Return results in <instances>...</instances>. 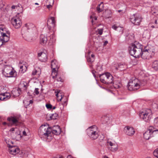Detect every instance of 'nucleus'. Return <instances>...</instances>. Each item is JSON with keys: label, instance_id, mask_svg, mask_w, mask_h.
I'll list each match as a JSON object with an SVG mask.
<instances>
[{"label": "nucleus", "instance_id": "nucleus-1", "mask_svg": "<svg viewBox=\"0 0 158 158\" xmlns=\"http://www.w3.org/2000/svg\"><path fill=\"white\" fill-rule=\"evenodd\" d=\"M143 48V46L141 44L135 43L129 47L128 50L131 55L137 58L143 56L142 53Z\"/></svg>", "mask_w": 158, "mask_h": 158}, {"label": "nucleus", "instance_id": "nucleus-2", "mask_svg": "<svg viewBox=\"0 0 158 158\" xmlns=\"http://www.w3.org/2000/svg\"><path fill=\"white\" fill-rule=\"evenodd\" d=\"M144 85L141 84L138 79L135 77H133L129 80L127 88L130 91L135 90L139 89L140 85Z\"/></svg>", "mask_w": 158, "mask_h": 158}, {"label": "nucleus", "instance_id": "nucleus-3", "mask_svg": "<svg viewBox=\"0 0 158 158\" xmlns=\"http://www.w3.org/2000/svg\"><path fill=\"white\" fill-rule=\"evenodd\" d=\"M51 132V129L45 125L41 126L39 128L38 134L41 138H47Z\"/></svg>", "mask_w": 158, "mask_h": 158}, {"label": "nucleus", "instance_id": "nucleus-4", "mask_svg": "<svg viewBox=\"0 0 158 158\" xmlns=\"http://www.w3.org/2000/svg\"><path fill=\"white\" fill-rule=\"evenodd\" d=\"M101 82L106 84H114L113 76L108 72L100 74L99 76Z\"/></svg>", "mask_w": 158, "mask_h": 158}, {"label": "nucleus", "instance_id": "nucleus-5", "mask_svg": "<svg viewBox=\"0 0 158 158\" xmlns=\"http://www.w3.org/2000/svg\"><path fill=\"white\" fill-rule=\"evenodd\" d=\"M86 131L88 136L92 139H95L98 136L99 131L97 127L95 125L89 127Z\"/></svg>", "mask_w": 158, "mask_h": 158}, {"label": "nucleus", "instance_id": "nucleus-6", "mask_svg": "<svg viewBox=\"0 0 158 158\" xmlns=\"http://www.w3.org/2000/svg\"><path fill=\"white\" fill-rule=\"evenodd\" d=\"M36 28L35 25L32 23H27L25 24V26H23L22 29L21 33H23L24 35V37L26 39V40L29 41L31 40V39L27 38L25 35V32L29 31V33H33L35 31Z\"/></svg>", "mask_w": 158, "mask_h": 158}, {"label": "nucleus", "instance_id": "nucleus-7", "mask_svg": "<svg viewBox=\"0 0 158 158\" xmlns=\"http://www.w3.org/2000/svg\"><path fill=\"white\" fill-rule=\"evenodd\" d=\"M2 73L6 77H15L16 75V72L10 66H5Z\"/></svg>", "mask_w": 158, "mask_h": 158}, {"label": "nucleus", "instance_id": "nucleus-8", "mask_svg": "<svg viewBox=\"0 0 158 158\" xmlns=\"http://www.w3.org/2000/svg\"><path fill=\"white\" fill-rule=\"evenodd\" d=\"M140 118L145 122H148L152 116V113L150 109H147L139 113Z\"/></svg>", "mask_w": 158, "mask_h": 158}, {"label": "nucleus", "instance_id": "nucleus-9", "mask_svg": "<svg viewBox=\"0 0 158 158\" xmlns=\"http://www.w3.org/2000/svg\"><path fill=\"white\" fill-rule=\"evenodd\" d=\"M19 14L20 13H17L16 16L11 19L12 24L16 29L19 28L22 25L21 16H20Z\"/></svg>", "mask_w": 158, "mask_h": 158}, {"label": "nucleus", "instance_id": "nucleus-10", "mask_svg": "<svg viewBox=\"0 0 158 158\" xmlns=\"http://www.w3.org/2000/svg\"><path fill=\"white\" fill-rule=\"evenodd\" d=\"M130 19L131 22L135 25H139L143 18L139 14L136 13L131 16Z\"/></svg>", "mask_w": 158, "mask_h": 158}, {"label": "nucleus", "instance_id": "nucleus-11", "mask_svg": "<svg viewBox=\"0 0 158 158\" xmlns=\"http://www.w3.org/2000/svg\"><path fill=\"white\" fill-rule=\"evenodd\" d=\"M10 131L11 132V135L13 139L18 140L21 138L20 132L17 127L12 128Z\"/></svg>", "mask_w": 158, "mask_h": 158}, {"label": "nucleus", "instance_id": "nucleus-12", "mask_svg": "<svg viewBox=\"0 0 158 158\" xmlns=\"http://www.w3.org/2000/svg\"><path fill=\"white\" fill-rule=\"evenodd\" d=\"M158 131V130H156L152 126L149 127L148 130L143 134L144 138L146 140H148L152 137L153 136V133Z\"/></svg>", "mask_w": 158, "mask_h": 158}, {"label": "nucleus", "instance_id": "nucleus-13", "mask_svg": "<svg viewBox=\"0 0 158 158\" xmlns=\"http://www.w3.org/2000/svg\"><path fill=\"white\" fill-rule=\"evenodd\" d=\"M56 20L54 17H52L48 20L47 25L49 30H52L56 26Z\"/></svg>", "mask_w": 158, "mask_h": 158}, {"label": "nucleus", "instance_id": "nucleus-14", "mask_svg": "<svg viewBox=\"0 0 158 158\" xmlns=\"http://www.w3.org/2000/svg\"><path fill=\"white\" fill-rule=\"evenodd\" d=\"M124 131L127 135L130 136H132L135 132L134 128L129 126L125 127L124 128Z\"/></svg>", "mask_w": 158, "mask_h": 158}, {"label": "nucleus", "instance_id": "nucleus-15", "mask_svg": "<svg viewBox=\"0 0 158 158\" xmlns=\"http://www.w3.org/2000/svg\"><path fill=\"white\" fill-rule=\"evenodd\" d=\"M38 56L39 60L42 62H46L47 60V56L44 52H41L38 53Z\"/></svg>", "mask_w": 158, "mask_h": 158}, {"label": "nucleus", "instance_id": "nucleus-16", "mask_svg": "<svg viewBox=\"0 0 158 158\" xmlns=\"http://www.w3.org/2000/svg\"><path fill=\"white\" fill-rule=\"evenodd\" d=\"M11 97L10 94L5 92L0 94V100L1 101H6L9 99Z\"/></svg>", "mask_w": 158, "mask_h": 158}, {"label": "nucleus", "instance_id": "nucleus-17", "mask_svg": "<svg viewBox=\"0 0 158 158\" xmlns=\"http://www.w3.org/2000/svg\"><path fill=\"white\" fill-rule=\"evenodd\" d=\"M9 153L12 155H15L19 153V149L16 147H13V146H10L9 147Z\"/></svg>", "mask_w": 158, "mask_h": 158}, {"label": "nucleus", "instance_id": "nucleus-18", "mask_svg": "<svg viewBox=\"0 0 158 158\" xmlns=\"http://www.w3.org/2000/svg\"><path fill=\"white\" fill-rule=\"evenodd\" d=\"M51 132L52 133L56 135H59L61 132V130L60 126L58 125L54 126L51 129Z\"/></svg>", "mask_w": 158, "mask_h": 158}, {"label": "nucleus", "instance_id": "nucleus-19", "mask_svg": "<svg viewBox=\"0 0 158 158\" xmlns=\"http://www.w3.org/2000/svg\"><path fill=\"white\" fill-rule=\"evenodd\" d=\"M1 41H3L5 43L7 42L10 39V36L6 34V33H3V32H1Z\"/></svg>", "mask_w": 158, "mask_h": 158}, {"label": "nucleus", "instance_id": "nucleus-20", "mask_svg": "<svg viewBox=\"0 0 158 158\" xmlns=\"http://www.w3.org/2000/svg\"><path fill=\"white\" fill-rule=\"evenodd\" d=\"M40 44L42 45H45L48 41V39L46 35L41 34L40 37Z\"/></svg>", "mask_w": 158, "mask_h": 158}, {"label": "nucleus", "instance_id": "nucleus-21", "mask_svg": "<svg viewBox=\"0 0 158 158\" xmlns=\"http://www.w3.org/2000/svg\"><path fill=\"white\" fill-rule=\"evenodd\" d=\"M51 68L53 69H58L59 66L58 63L56 60H53L52 61L51 63Z\"/></svg>", "mask_w": 158, "mask_h": 158}, {"label": "nucleus", "instance_id": "nucleus-22", "mask_svg": "<svg viewBox=\"0 0 158 158\" xmlns=\"http://www.w3.org/2000/svg\"><path fill=\"white\" fill-rule=\"evenodd\" d=\"M7 120L10 122H12V124H16L19 122L18 119L15 117H8L7 118Z\"/></svg>", "mask_w": 158, "mask_h": 158}, {"label": "nucleus", "instance_id": "nucleus-23", "mask_svg": "<svg viewBox=\"0 0 158 158\" xmlns=\"http://www.w3.org/2000/svg\"><path fill=\"white\" fill-rule=\"evenodd\" d=\"M108 143L111 147L114 146V147H111L110 150L114 152L117 150L118 148L117 144L113 143L111 141H108Z\"/></svg>", "mask_w": 158, "mask_h": 158}, {"label": "nucleus", "instance_id": "nucleus-24", "mask_svg": "<svg viewBox=\"0 0 158 158\" xmlns=\"http://www.w3.org/2000/svg\"><path fill=\"white\" fill-rule=\"evenodd\" d=\"M60 90H56L55 92L56 96L57 98V100L59 101H61L63 98L62 94L61 93H60Z\"/></svg>", "mask_w": 158, "mask_h": 158}, {"label": "nucleus", "instance_id": "nucleus-25", "mask_svg": "<svg viewBox=\"0 0 158 158\" xmlns=\"http://www.w3.org/2000/svg\"><path fill=\"white\" fill-rule=\"evenodd\" d=\"M104 5L103 2H101L97 7V10L98 13H100L103 10Z\"/></svg>", "mask_w": 158, "mask_h": 158}, {"label": "nucleus", "instance_id": "nucleus-26", "mask_svg": "<svg viewBox=\"0 0 158 158\" xmlns=\"http://www.w3.org/2000/svg\"><path fill=\"white\" fill-rule=\"evenodd\" d=\"M30 33H29V31H27L26 32H25V35H27V36H26L27 37V38H28L29 39V38L31 39V40L30 41L26 40V39L24 37V34H23V33H21L23 35V38H24V39L25 40H26L27 41H28V42H31L32 40V37L31 36H30Z\"/></svg>", "mask_w": 158, "mask_h": 158}, {"label": "nucleus", "instance_id": "nucleus-27", "mask_svg": "<svg viewBox=\"0 0 158 158\" xmlns=\"http://www.w3.org/2000/svg\"><path fill=\"white\" fill-rule=\"evenodd\" d=\"M21 7L19 5H18L17 6H15V5H13L11 6V8L12 9H14L15 8L17 9L18 10H19V12H20V13H22L23 12V8H22V7L21 6V5H20Z\"/></svg>", "mask_w": 158, "mask_h": 158}, {"label": "nucleus", "instance_id": "nucleus-28", "mask_svg": "<svg viewBox=\"0 0 158 158\" xmlns=\"http://www.w3.org/2000/svg\"><path fill=\"white\" fill-rule=\"evenodd\" d=\"M152 67L155 70H158V61L155 60L153 62Z\"/></svg>", "mask_w": 158, "mask_h": 158}, {"label": "nucleus", "instance_id": "nucleus-29", "mask_svg": "<svg viewBox=\"0 0 158 158\" xmlns=\"http://www.w3.org/2000/svg\"><path fill=\"white\" fill-rule=\"evenodd\" d=\"M58 117V115L56 113L52 114H50V119H56Z\"/></svg>", "mask_w": 158, "mask_h": 158}, {"label": "nucleus", "instance_id": "nucleus-30", "mask_svg": "<svg viewBox=\"0 0 158 158\" xmlns=\"http://www.w3.org/2000/svg\"><path fill=\"white\" fill-rule=\"evenodd\" d=\"M58 69H52V78L53 79H55L56 78V77L57 76V75L58 74L57 72L58 71Z\"/></svg>", "mask_w": 158, "mask_h": 158}, {"label": "nucleus", "instance_id": "nucleus-31", "mask_svg": "<svg viewBox=\"0 0 158 158\" xmlns=\"http://www.w3.org/2000/svg\"><path fill=\"white\" fill-rule=\"evenodd\" d=\"M142 53L143 55V56H141V57L144 59H146L147 56L146 55L148 54V50L147 49H144L143 51L142 50Z\"/></svg>", "mask_w": 158, "mask_h": 158}, {"label": "nucleus", "instance_id": "nucleus-32", "mask_svg": "<svg viewBox=\"0 0 158 158\" xmlns=\"http://www.w3.org/2000/svg\"><path fill=\"white\" fill-rule=\"evenodd\" d=\"M111 13L112 12L110 10H107L104 13V15L105 14H108V15L105 16L106 18H108L110 17L111 15Z\"/></svg>", "mask_w": 158, "mask_h": 158}, {"label": "nucleus", "instance_id": "nucleus-33", "mask_svg": "<svg viewBox=\"0 0 158 158\" xmlns=\"http://www.w3.org/2000/svg\"><path fill=\"white\" fill-rule=\"evenodd\" d=\"M12 94L15 97H17L19 95V91L18 89L13 91Z\"/></svg>", "mask_w": 158, "mask_h": 158}, {"label": "nucleus", "instance_id": "nucleus-34", "mask_svg": "<svg viewBox=\"0 0 158 158\" xmlns=\"http://www.w3.org/2000/svg\"><path fill=\"white\" fill-rule=\"evenodd\" d=\"M56 78L57 81H58L63 82V80L61 78V76H60L59 74H58L57 76L56 77Z\"/></svg>", "mask_w": 158, "mask_h": 158}, {"label": "nucleus", "instance_id": "nucleus-35", "mask_svg": "<svg viewBox=\"0 0 158 158\" xmlns=\"http://www.w3.org/2000/svg\"><path fill=\"white\" fill-rule=\"evenodd\" d=\"M154 123L155 126L158 127V117L154 119Z\"/></svg>", "mask_w": 158, "mask_h": 158}, {"label": "nucleus", "instance_id": "nucleus-36", "mask_svg": "<svg viewBox=\"0 0 158 158\" xmlns=\"http://www.w3.org/2000/svg\"><path fill=\"white\" fill-rule=\"evenodd\" d=\"M153 155L157 158H158V148L155 150L153 152Z\"/></svg>", "mask_w": 158, "mask_h": 158}, {"label": "nucleus", "instance_id": "nucleus-37", "mask_svg": "<svg viewBox=\"0 0 158 158\" xmlns=\"http://www.w3.org/2000/svg\"><path fill=\"white\" fill-rule=\"evenodd\" d=\"M87 61L88 62L92 63L94 61V59L91 58L90 56L88 57L87 58Z\"/></svg>", "mask_w": 158, "mask_h": 158}, {"label": "nucleus", "instance_id": "nucleus-38", "mask_svg": "<svg viewBox=\"0 0 158 158\" xmlns=\"http://www.w3.org/2000/svg\"><path fill=\"white\" fill-rule=\"evenodd\" d=\"M97 32L98 34L101 35L103 33V30L102 29H98L97 31Z\"/></svg>", "mask_w": 158, "mask_h": 158}, {"label": "nucleus", "instance_id": "nucleus-39", "mask_svg": "<svg viewBox=\"0 0 158 158\" xmlns=\"http://www.w3.org/2000/svg\"><path fill=\"white\" fill-rule=\"evenodd\" d=\"M46 106L48 109H52V106L50 104H46Z\"/></svg>", "mask_w": 158, "mask_h": 158}, {"label": "nucleus", "instance_id": "nucleus-40", "mask_svg": "<svg viewBox=\"0 0 158 158\" xmlns=\"http://www.w3.org/2000/svg\"><path fill=\"white\" fill-rule=\"evenodd\" d=\"M19 64H20L19 65V66L20 68V69H21L22 72H24V71H23V68L24 67H24H26V66H24V65L23 66V65H21V62H20Z\"/></svg>", "mask_w": 158, "mask_h": 158}, {"label": "nucleus", "instance_id": "nucleus-41", "mask_svg": "<svg viewBox=\"0 0 158 158\" xmlns=\"http://www.w3.org/2000/svg\"><path fill=\"white\" fill-rule=\"evenodd\" d=\"M39 89L38 88H36L35 89L34 93H35L36 95H38L39 94Z\"/></svg>", "mask_w": 158, "mask_h": 158}, {"label": "nucleus", "instance_id": "nucleus-42", "mask_svg": "<svg viewBox=\"0 0 158 158\" xmlns=\"http://www.w3.org/2000/svg\"><path fill=\"white\" fill-rule=\"evenodd\" d=\"M1 37L0 39V47H1L3 45H4L5 43L3 41H1Z\"/></svg>", "mask_w": 158, "mask_h": 158}, {"label": "nucleus", "instance_id": "nucleus-43", "mask_svg": "<svg viewBox=\"0 0 158 158\" xmlns=\"http://www.w3.org/2000/svg\"><path fill=\"white\" fill-rule=\"evenodd\" d=\"M5 30V28L3 27V26H2V25H0V32H1V31H4Z\"/></svg>", "mask_w": 158, "mask_h": 158}, {"label": "nucleus", "instance_id": "nucleus-44", "mask_svg": "<svg viewBox=\"0 0 158 158\" xmlns=\"http://www.w3.org/2000/svg\"><path fill=\"white\" fill-rule=\"evenodd\" d=\"M5 31V32H4L3 33H6V34L7 35H10V31L8 30H6V29L5 28V30H4V31Z\"/></svg>", "mask_w": 158, "mask_h": 158}, {"label": "nucleus", "instance_id": "nucleus-45", "mask_svg": "<svg viewBox=\"0 0 158 158\" xmlns=\"http://www.w3.org/2000/svg\"><path fill=\"white\" fill-rule=\"evenodd\" d=\"M23 84V87L25 88V89H26L27 87V83L26 82H24Z\"/></svg>", "mask_w": 158, "mask_h": 158}, {"label": "nucleus", "instance_id": "nucleus-46", "mask_svg": "<svg viewBox=\"0 0 158 158\" xmlns=\"http://www.w3.org/2000/svg\"><path fill=\"white\" fill-rule=\"evenodd\" d=\"M37 71L36 70V69L34 70L33 71V72L32 73V74L33 75H35L37 73Z\"/></svg>", "mask_w": 158, "mask_h": 158}, {"label": "nucleus", "instance_id": "nucleus-47", "mask_svg": "<svg viewBox=\"0 0 158 158\" xmlns=\"http://www.w3.org/2000/svg\"><path fill=\"white\" fill-rule=\"evenodd\" d=\"M118 28V27H117L115 25H113L112 27V28H113L115 30H116Z\"/></svg>", "mask_w": 158, "mask_h": 158}, {"label": "nucleus", "instance_id": "nucleus-48", "mask_svg": "<svg viewBox=\"0 0 158 158\" xmlns=\"http://www.w3.org/2000/svg\"><path fill=\"white\" fill-rule=\"evenodd\" d=\"M2 124L3 125H7L8 126H10V124H9V123H6V122H3V123H2Z\"/></svg>", "mask_w": 158, "mask_h": 158}, {"label": "nucleus", "instance_id": "nucleus-49", "mask_svg": "<svg viewBox=\"0 0 158 158\" xmlns=\"http://www.w3.org/2000/svg\"><path fill=\"white\" fill-rule=\"evenodd\" d=\"M46 7L47 8H48V9H49V10L52 7V5H51V4H49V5H47Z\"/></svg>", "mask_w": 158, "mask_h": 158}, {"label": "nucleus", "instance_id": "nucleus-50", "mask_svg": "<svg viewBox=\"0 0 158 158\" xmlns=\"http://www.w3.org/2000/svg\"><path fill=\"white\" fill-rule=\"evenodd\" d=\"M108 42L107 41H105V42H104V43L103 44V46H106L107 45V44H108Z\"/></svg>", "mask_w": 158, "mask_h": 158}, {"label": "nucleus", "instance_id": "nucleus-51", "mask_svg": "<svg viewBox=\"0 0 158 158\" xmlns=\"http://www.w3.org/2000/svg\"><path fill=\"white\" fill-rule=\"evenodd\" d=\"M95 71H94V70H93L92 71V73L94 76V77H96V75H95Z\"/></svg>", "mask_w": 158, "mask_h": 158}, {"label": "nucleus", "instance_id": "nucleus-52", "mask_svg": "<svg viewBox=\"0 0 158 158\" xmlns=\"http://www.w3.org/2000/svg\"><path fill=\"white\" fill-rule=\"evenodd\" d=\"M91 58L92 59H94V54H92L91 55Z\"/></svg>", "mask_w": 158, "mask_h": 158}, {"label": "nucleus", "instance_id": "nucleus-53", "mask_svg": "<svg viewBox=\"0 0 158 158\" xmlns=\"http://www.w3.org/2000/svg\"><path fill=\"white\" fill-rule=\"evenodd\" d=\"M23 135L24 136L26 135V133L25 131H23Z\"/></svg>", "mask_w": 158, "mask_h": 158}, {"label": "nucleus", "instance_id": "nucleus-54", "mask_svg": "<svg viewBox=\"0 0 158 158\" xmlns=\"http://www.w3.org/2000/svg\"><path fill=\"white\" fill-rule=\"evenodd\" d=\"M120 87V85H116V86H114V87L115 88H119V87Z\"/></svg>", "mask_w": 158, "mask_h": 158}, {"label": "nucleus", "instance_id": "nucleus-55", "mask_svg": "<svg viewBox=\"0 0 158 158\" xmlns=\"http://www.w3.org/2000/svg\"><path fill=\"white\" fill-rule=\"evenodd\" d=\"M30 103L32 104L33 103V101L32 100H30L29 101Z\"/></svg>", "mask_w": 158, "mask_h": 158}, {"label": "nucleus", "instance_id": "nucleus-56", "mask_svg": "<svg viewBox=\"0 0 158 158\" xmlns=\"http://www.w3.org/2000/svg\"><path fill=\"white\" fill-rule=\"evenodd\" d=\"M104 119L105 120H108V118L107 117H106L104 118Z\"/></svg>", "mask_w": 158, "mask_h": 158}, {"label": "nucleus", "instance_id": "nucleus-57", "mask_svg": "<svg viewBox=\"0 0 158 158\" xmlns=\"http://www.w3.org/2000/svg\"><path fill=\"white\" fill-rule=\"evenodd\" d=\"M155 24H157V20H156L155 21V22H154Z\"/></svg>", "mask_w": 158, "mask_h": 158}, {"label": "nucleus", "instance_id": "nucleus-58", "mask_svg": "<svg viewBox=\"0 0 158 158\" xmlns=\"http://www.w3.org/2000/svg\"><path fill=\"white\" fill-rule=\"evenodd\" d=\"M122 11V10H116V11L118 12V13H119L120 12H121Z\"/></svg>", "mask_w": 158, "mask_h": 158}, {"label": "nucleus", "instance_id": "nucleus-59", "mask_svg": "<svg viewBox=\"0 0 158 158\" xmlns=\"http://www.w3.org/2000/svg\"><path fill=\"white\" fill-rule=\"evenodd\" d=\"M53 109H55L56 108L55 106H53V107H52V108Z\"/></svg>", "mask_w": 158, "mask_h": 158}, {"label": "nucleus", "instance_id": "nucleus-60", "mask_svg": "<svg viewBox=\"0 0 158 158\" xmlns=\"http://www.w3.org/2000/svg\"><path fill=\"white\" fill-rule=\"evenodd\" d=\"M35 4L36 5H39V3L37 2H36L35 3Z\"/></svg>", "mask_w": 158, "mask_h": 158}, {"label": "nucleus", "instance_id": "nucleus-61", "mask_svg": "<svg viewBox=\"0 0 158 158\" xmlns=\"http://www.w3.org/2000/svg\"><path fill=\"white\" fill-rule=\"evenodd\" d=\"M104 158H109L107 156H104Z\"/></svg>", "mask_w": 158, "mask_h": 158}, {"label": "nucleus", "instance_id": "nucleus-62", "mask_svg": "<svg viewBox=\"0 0 158 158\" xmlns=\"http://www.w3.org/2000/svg\"><path fill=\"white\" fill-rule=\"evenodd\" d=\"M151 27H152V28H154L155 27L154 26H153H153H151Z\"/></svg>", "mask_w": 158, "mask_h": 158}, {"label": "nucleus", "instance_id": "nucleus-63", "mask_svg": "<svg viewBox=\"0 0 158 158\" xmlns=\"http://www.w3.org/2000/svg\"><path fill=\"white\" fill-rule=\"evenodd\" d=\"M66 101H64V104H66Z\"/></svg>", "mask_w": 158, "mask_h": 158}, {"label": "nucleus", "instance_id": "nucleus-64", "mask_svg": "<svg viewBox=\"0 0 158 158\" xmlns=\"http://www.w3.org/2000/svg\"><path fill=\"white\" fill-rule=\"evenodd\" d=\"M59 158H63V157H62V156L60 157Z\"/></svg>", "mask_w": 158, "mask_h": 158}]
</instances>
